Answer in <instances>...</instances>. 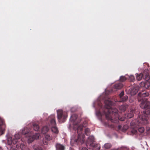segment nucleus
Listing matches in <instances>:
<instances>
[{"mask_svg":"<svg viewBox=\"0 0 150 150\" xmlns=\"http://www.w3.org/2000/svg\"><path fill=\"white\" fill-rule=\"evenodd\" d=\"M123 84L121 82L116 83L115 84L112 88L105 89V93L103 94H110L115 93L117 90L121 89L123 87Z\"/></svg>","mask_w":150,"mask_h":150,"instance_id":"obj_1","label":"nucleus"},{"mask_svg":"<svg viewBox=\"0 0 150 150\" xmlns=\"http://www.w3.org/2000/svg\"><path fill=\"white\" fill-rule=\"evenodd\" d=\"M28 130L27 128H25L22 130V133L24 134H27V135L29 136V138L28 139L29 143L31 142L35 139H38L39 138L40 135L38 134H35L34 135L32 136L31 132H28Z\"/></svg>","mask_w":150,"mask_h":150,"instance_id":"obj_2","label":"nucleus"},{"mask_svg":"<svg viewBox=\"0 0 150 150\" xmlns=\"http://www.w3.org/2000/svg\"><path fill=\"white\" fill-rule=\"evenodd\" d=\"M142 94H138V100L141 101L140 106L142 108H148L149 107L150 103L147 101V99L145 98H141Z\"/></svg>","mask_w":150,"mask_h":150,"instance_id":"obj_3","label":"nucleus"},{"mask_svg":"<svg viewBox=\"0 0 150 150\" xmlns=\"http://www.w3.org/2000/svg\"><path fill=\"white\" fill-rule=\"evenodd\" d=\"M51 124L52 125L51 127V130L54 133L57 134L58 132V130L56 127L55 126L56 125V122L55 121L54 119H52L50 122Z\"/></svg>","mask_w":150,"mask_h":150,"instance_id":"obj_4","label":"nucleus"},{"mask_svg":"<svg viewBox=\"0 0 150 150\" xmlns=\"http://www.w3.org/2000/svg\"><path fill=\"white\" fill-rule=\"evenodd\" d=\"M57 115L59 121H61V119L62 118L65 119L67 116H64L63 115V112L62 110H58L57 111Z\"/></svg>","mask_w":150,"mask_h":150,"instance_id":"obj_5","label":"nucleus"},{"mask_svg":"<svg viewBox=\"0 0 150 150\" xmlns=\"http://www.w3.org/2000/svg\"><path fill=\"white\" fill-rule=\"evenodd\" d=\"M145 79L146 81L144 83V86L146 88H148L150 86V82L149 81V76L148 74L145 75Z\"/></svg>","mask_w":150,"mask_h":150,"instance_id":"obj_6","label":"nucleus"},{"mask_svg":"<svg viewBox=\"0 0 150 150\" xmlns=\"http://www.w3.org/2000/svg\"><path fill=\"white\" fill-rule=\"evenodd\" d=\"M129 93H128L127 94H137L139 90L138 87H136L130 88L129 89Z\"/></svg>","mask_w":150,"mask_h":150,"instance_id":"obj_7","label":"nucleus"},{"mask_svg":"<svg viewBox=\"0 0 150 150\" xmlns=\"http://www.w3.org/2000/svg\"><path fill=\"white\" fill-rule=\"evenodd\" d=\"M91 146L92 147L93 150H99L100 148V146L98 144H95L93 143L91 144Z\"/></svg>","mask_w":150,"mask_h":150,"instance_id":"obj_8","label":"nucleus"},{"mask_svg":"<svg viewBox=\"0 0 150 150\" xmlns=\"http://www.w3.org/2000/svg\"><path fill=\"white\" fill-rule=\"evenodd\" d=\"M8 143L9 145H11L12 143L15 144L17 143V140L13 138V140H12L11 138L9 137L8 139Z\"/></svg>","mask_w":150,"mask_h":150,"instance_id":"obj_9","label":"nucleus"},{"mask_svg":"<svg viewBox=\"0 0 150 150\" xmlns=\"http://www.w3.org/2000/svg\"><path fill=\"white\" fill-rule=\"evenodd\" d=\"M144 74L142 73L139 74H137L136 75V78L137 80L140 81L142 78L145 79V76H144Z\"/></svg>","mask_w":150,"mask_h":150,"instance_id":"obj_10","label":"nucleus"},{"mask_svg":"<svg viewBox=\"0 0 150 150\" xmlns=\"http://www.w3.org/2000/svg\"><path fill=\"white\" fill-rule=\"evenodd\" d=\"M56 150H64V146L60 144H57L56 145Z\"/></svg>","mask_w":150,"mask_h":150,"instance_id":"obj_11","label":"nucleus"},{"mask_svg":"<svg viewBox=\"0 0 150 150\" xmlns=\"http://www.w3.org/2000/svg\"><path fill=\"white\" fill-rule=\"evenodd\" d=\"M49 128L47 126H45L43 127L42 129V133L45 134L49 131Z\"/></svg>","mask_w":150,"mask_h":150,"instance_id":"obj_12","label":"nucleus"},{"mask_svg":"<svg viewBox=\"0 0 150 150\" xmlns=\"http://www.w3.org/2000/svg\"><path fill=\"white\" fill-rule=\"evenodd\" d=\"M82 129V127L81 126L78 127L77 128V132L78 133V134L79 137V138L81 137L80 134L81 133V132H81Z\"/></svg>","mask_w":150,"mask_h":150,"instance_id":"obj_13","label":"nucleus"},{"mask_svg":"<svg viewBox=\"0 0 150 150\" xmlns=\"http://www.w3.org/2000/svg\"><path fill=\"white\" fill-rule=\"evenodd\" d=\"M109 113L112 112V113H115L116 114L117 113L118 110L116 108L111 109L109 110Z\"/></svg>","mask_w":150,"mask_h":150,"instance_id":"obj_14","label":"nucleus"},{"mask_svg":"<svg viewBox=\"0 0 150 150\" xmlns=\"http://www.w3.org/2000/svg\"><path fill=\"white\" fill-rule=\"evenodd\" d=\"M21 136V135L18 133H16L14 136V139H15L17 140H17L18 139H19Z\"/></svg>","mask_w":150,"mask_h":150,"instance_id":"obj_15","label":"nucleus"},{"mask_svg":"<svg viewBox=\"0 0 150 150\" xmlns=\"http://www.w3.org/2000/svg\"><path fill=\"white\" fill-rule=\"evenodd\" d=\"M127 79L126 77L124 76H121L120 77V80L121 82H124Z\"/></svg>","mask_w":150,"mask_h":150,"instance_id":"obj_16","label":"nucleus"},{"mask_svg":"<svg viewBox=\"0 0 150 150\" xmlns=\"http://www.w3.org/2000/svg\"><path fill=\"white\" fill-rule=\"evenodd\" d=\"M33 127L35 131H38L39 129V126L36 124H34L33 125Z\"/></svg>","mask_w":150,"mask_h":150,"instance_id":"obj_17","label":"nucleus"},{"mask_svg":"<svg viewBox=\"0 0 150 150\" xmlns=\"http://www.w3.org/2000/svg\"><path fill=\"white\" fill-rule=\"evenodd\" d=\"M2 125V127L4 128L6 127L5 125L4 124L3 120L0 117V126Z\"/></svg>","mask_w":150,"mask_h":150,"instance_id":"obj_18","label":"nucleus"},{"mask_svg":"<svg viewBox=\"0 0 150 150\" xmlns=\"http://www.w3.org/2000/svg\"><path fill=\"white\" fill-rule=\"evenodd\" d=\"M111 145L109 143H106L104 146V147L106 149L110 148L111 147Z\"/></svg>","mask_w":150,"mask_h":150,"instance_id":"obj_19","label":"nucleus"},{"mask_svg":"<svg viewBox=\"0 0 150 150\" xmlns=\"http://www.w3.org/2000/svg\"><path fill=\"white\" fill-rule=\"evenodd\" d=\"M45 138L47 139V140L49 141L50 140L52 139V137H51L48 134H47L45 136Z\"/></svg>","mask_w":150,"mask_h":150,"instance_id":"obj_20","label":"nucleus"},{"mask_svg":"<svg viewBox=\"0 0 150 150\" xmlns=\"http://www.w3.org/2000/svg\"><path fill=\"white\" fill-rule=\"evenodd\" d=\"M123 95L124 94H120V97L122 99V100L123 101H125L128 99V97L126 95L125 96V98H123Z\"/></svg>","mask_w":150,"mask_h":150,"instance_id":"obj_21","label":"nucleus"},{"mask_svg":"<svg viewBox=\"0 0 150 150\" xmlns=\"http://www.w3.org/2000/svg\"><path fill=\"white\" fill-rule=\"evenodd\" d=\"M105 103L106 105H108L109 106H110L112 104L111 102L108 100H105Z\"/></svg>","mask_w":150,"mask_h":150,"instance_id":"obj_22","label":"nucleus"},{"mask_svg":"<svg viewBox=\"0 0 150 150\" xmlns=\"http://www.w3.org/2000/svg\"><path fill=\"white\" fill-rule=\"evenodd\" d=\"M26 146L24 144H21L20 145V148L22 150H25Z\"/></svg>","mask_w":150,"mask_h":150,"instance_id":"obj_23","label":"nucleus"},{"mask_svg":"<svg viewBox=\"0 0 150 150\" xmlns=\"http://www.w3.org/2000/svg\"><path fill=\"white\" fill-rule=\"evenodd\" d=\"M120 110L122 111H124L125 110V107L124 106L122 105L120 107Z\"/></svg>","mask_w":150,"mask_h":150,"instance_id":"obj_24","label":"nucleus"},{"mask_svg":"<svg viewBox=\"0 0 150 150\" xmlns=\"http://www.w3.org/2000/svg\"><path fill=\"white\" fill-rule=\"evenodd\" d=\"M85 133L86 135H89L90 134V130L88 129H86L85 130Z\"/></svg>","mask_w":150,"mask_h":150,"instance_id":"obj_25","label":"nucleus"},{"mask_svg":"<svg viewBox=\"0 0 150 150\" xmlns=\"http://www.w3.org/2000/svg\"><path fill=\"white\" fill-rule=\"evenodd\" d=\"M138 131L141 132L142 133L144 131V129L143 127H140L138 129Z\"/></svg>","mask_w":150,"mask_h":150,"instance_id":"obj_26","label":"nucleus"},{"mask_svg":"<svg viewBox=\"0 0 150 150\" xmlns=\"http://www.w3.org/2000/svg\"><path fill=\"white\" fill-rule=\"evenodd\" d=\"M130 78L131 79V81H133L134 79V76H131Z\"/></svg>","mask_w":150,"mask_h":150,"instance_id":"obj_27","label":"nucleus"},{"mask_svg":"<svg viewBox=\"0 0 150 150\" xmlns=\"http://www.w3.org/2000/svg\"><path fill=\"white\" fill-rule=\"evenodd\" d=\"M106 117L108 120H111L112 122H115V121H113V120H112V119L110 117H108V116L107 115H106Z\"/></svg>","mask_w":150,"mask_h":150,"instance_id":"obj_28","label":"nucleus"},{"mask_svg":"<svg viewBox=\"0 0 150 150\" xmlns=\"http://www.w3.org/2000/svg\"><path fill=\"white\" fill-rule=\"evenodd\" d=\"M43 143L44 144H47L48 143V142L46 141H45L44 140L43 141Z\"/></svg>","mask_w":150,"mask_h":150,"instance_id":"obj_29","label":"nucleus"},{"mask_svg":"<svg viewBox=\"0 0 150 150\" xmlns=\"http://www.w3.org/2000/svg\"><path fill=\"white\" fill-rule=\"evenodd\" d=\"M77 142V140H74L72 138L71 139V142Z\"/></svg>","mask_w":150,"mask_h":150,"instance_id":"obj_30","label":"nucleus"},{"mask_svg":"<svg viewBox=\"0 0 150 150\" xmlns=\"http://www.w3.org/2000/svg\"><path fill=\"white\" fill-rule=\"evenodd\" d=\"M81 150H88V149L86 147H83Z\"/></svg>","mask_w":150,"mask_h":150,"instance_id":"obj_31","label":"nucleus"},{"mask_svg":"<svg viewBox=\"0 0 150 150\" xmlns=\"http://www.w3.org/2000/svg\"><path fill=\"white\" fill-rule=\"evenodd\" d=\"M142 120H146H146H147V118L146 117H145V118H144V119H143V118H142Z\"/></svg>","mask_w":150,"mask_h":150,"instance_id":"obj_32","label":"nucleus"},{"mask_svg":"<svg viewBox=\"0 0 150 150\" xmlns=\"http://www.w3.org/2000/svg\"><path fill=\"white\" fill-rule=\"evenodd\" d=\"M74 117H76V115H73L71 116V118H74Z\"/></svg>","mask_w":150,"mask_h":150,"instance_id":"obj_33","label":"nucleus"},{"mask_svg":"<svg viewBox=\"0 0 150 150\" xmlns=\"http://www.w3.org/2000/svg\"><path fill=\"white\" fill-rule=\"evenodd\" d=\"M124 91H122L120 94H124Z\"/></svg>","mask_w":150,"mask_h":150,"instance_id":"obj_34","label":"nucleus"},{"mask_svg":"<svg viewBox=\"0 0 150 150\" xmlns=\"http://www.w3.org/2000/svg\"><path fill=\"white\" fill-rule=\"evenodd\" d=\"M35 146H34L33 147V148L34 149H35V150H38V149H37L36 148H35Z\"/></svg>","mask_w":150,"mask_h":150,"instance_id":"obj_35","label":"nucleus"},{"mask_svg":"<svg viewBox=\"0 0 150 150\" xmlns=\"http://www.w3.org/2000/svg\"><path fill=\"white\" fill-rule=\"evenodd\" d=\"M91 138H92V139H93L94 137L93 136H91V137H89V138L90 139Z\"/></svg>","mask_w":150,"mask_h":150,"instance_id":"obj_36","label":"nucleus"},{"mask_svg":"<svg viewBox=\"0 0 150 150\" xmlns=\"http://www.w3.org/2000/svg\"><path fill=\"white\" fill-rule=\"evenodd\" d=\"M11 150H17L16 149H14L11 148Z\"/></svg>","mask_w":150,"mask_h":150,"instance_id":"obj_37","label":"nucleus"},{"mask_svg":"<svg viewBox=\"0 0 150 150\" xmlns=\"http://www.w3.org/2000/svg\"><path fill=\"white\" fill-rule=\"evenodd\" d=\"M149 112L148 110V111H147V113H146V115H148V114H149Z\"/></svg>","mask_w":150,"mask_h":150,"instance_id":"obj_38","label":"nucleus"},{"mask_svg":"<svg viewBox=\"0 0 150 150\" xmlns=\"http://www.w3.org/2000/svg\"><path fill=\"white\" fill-rule=\"evenodd\" d=\"M121 120L122 121H123V120H125V118H123L122 119V120Z\"/></svg>","mask_w":150,"mask_h":150,"instance_id":"obj_39","label":"nucleus"},{"mask_svg":"<svg viewBox=\"0 0 150 150\" xmlns=\"http://www.w3.org/2000/svg\"><path fill=\"white\" fill-rule=\"evenodd\" d=\"M143 94H146V92H144V93H143Z\"/></svg>","mask_w":150,"mask_h":150,"instance_id":"obj_40","label":"nucleus"},{"mask_svg":"<svg viewBox=\"0 0 150 150\" xmlns=\"http://www.w3.org/2000/svg\"><path fill=\"white\" fill-rule=\"evenodd\" d=\"M64 120H62V122H64Z\"/></svg>","mask_w":150,"mask_h":150,"instance_id":"obj_41","label":"nucleus"},{"mask_svg":"<svg viewBox=\"0 0 150 150\" xmlns=\"http://www.w3.org/2000/svg\"><path fill=\"white\" fill-rule=\"evenodd\" d=\"M138 94H141V93L140 92H139Z\"/></svg>","mask_w":150,"mask_h":150,"instance_id":"obj_42","label":"nucleus"},{"mask_svg":"<svg viewBox=\"0 0 150 150\" xmlns=\"http://www.w3.org/2000/svg\"><path fill=\"white\" fill-rule=\"evenodd\" d=\"M145 112H146V111H144V113H145Z\"/></svg>","mask_w":150,"mask_h":150,"instance_id":"obj_43","label":"nucleus"},{"mask_svg":"<svg viewBox=\"0 0 150 150\" xmlns=\"http://www.w3.org/2000/svg\"><path fill=\"white\" fill-rule=\"evenodd\" d=\"M0 130H2V129H1V128H0Z\"/></svg>","mask_w":150,"mask_h":150,"instance_id":"obj_44","label":"nucleus"}]
</instances>
